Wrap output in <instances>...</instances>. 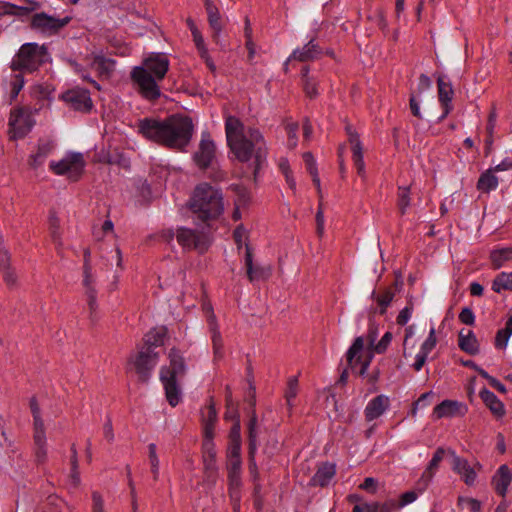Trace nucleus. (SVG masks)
<instances>
[{
    "label": "nucleus",
    "mask_w": 512,
    "mask_h": 512,
    "mask_svg": "<svg viewBox=\"0 0 512 512\" xmlns=\"http://www.w3.org/2000/svg\"><path fill=\"white\" fill-rule=\"evenodd\" d=\"M35 122L29 108L16 107L11 110L8 121V135L10 140L24 138L32 129Z\"/></svg>",
    "instance_id": "obj_9"
},
{
    "label": "nucleus",
    "mask_w": 512,
    "mask_h": 512,
    "mask_svg": "<svg viewBox=\"0 0 512 512\" xmlns=\"http://www.w3.org/2000/svg\"><path fill=\"white\" fill-rule=\"evenodd\" d=\"M190 208L203 221L215 219L223 211L222 193L207 183L199 184L194 190Z\"/></svg>",
    "instance_id": "obj_4"
},
{
    "label": "nucleus",
    "mask_w": 512,
    "mask_h": 512,
    "mask_svg": "<svg viewBox=\"0 0 512 512\" xmlns=\"http://www.w3.org/2000/svg\"><path fill=\"white\" fill-rule=\"evenodd\" d=\"M203 416V424L206 422H210L211 424H215L217 419V413L216 409L214 407V404L211 403L206 407V409L202 412Z\"/></svg>",
    "instance_id": "obj_60"
},
{
    "label": "nucleus",
    "mask_w": 512,
    "mask_h": 512,
    "mask_svg": "<svg viewBox=\"0 0 512 512\" xmlns=\"http://www.w3.org/2000/svg\"><path fill=\"white\" fill-rule=\"evenodd\" d=\"M437 344L436 331L432 327L429 331L427 339L421 345L420 351L429 355V353L435 348Z\"/></svg>",
    "instance_id": "obj_51"
},
{
    "label": "nucleus",
    "mask_w": 512,
    "mask_h": 512,
    "mask_svg": "<svg viewBox=\"0 0 512 512\" xmlns=\"http://www.w3.org/2000/svg\"><path fill=\"white\" fill-rule=\"evenodd\" d=\"M512 335V316L507 320L505 328L500 329L496 333L495 346L504 349L507 346L508 340Z\"/></svg>",
    "instance_id": "obj_38"
},
{
    "label": "nucleus",
    "mask_w": 512,
    "mask_h": 512,
    "mask_svg": "<svg viewBox=\"0 0 512 512\" xmlns=\"http://www.w3.org/2000/svg\"><path fill=\"white\" fill-rule=\"evenodd\" d=\"M208 16V23L212 29V38L215 43H219L220 33L223 29V22L220 12L216 6H210L206 9Z\"/></svg>",
    "instance_id": "obj_31"
},
{
    "label": "nucleus",
    "mask_w": 512,
    "mask_h": 512,
    "mask_svg": "<svg viewBox=\"0 0 512 512\" xmlns=\"http://www.w3.org/2000/svg\"><path fill=\"white\" fill-rule=\"evenodd\" d=\"M511 481L512 471L506 464H503L498 468L492 477L491 484L495 492L504 498L507 494V490Z\"/></svg>",
    "instance_id": "obj_20"
},
{
    "label": "nucleus",
    "mask_w": 512,
    "mask_h": 512,
    "mask_svg": "<svg viewBox=\"0 0 512 512\" xmlns=\"http://www.w3.org/2000/svg\"><path fill=\"white\" fill-rule=\"evenodd\" d=\"M437 86H438V97L439 101L444 107V113L441 116V119L445 118L451 111V101L452 96L454 94L452 86L449 82H446L444 80L443 76H439L437 79Z\"/></svg>",
    "instance_id": "obj_26"
},
{
    "label": "nucleus",
    "mask_w": 512,
    "mask_h": 512,
    "mask_svg": "<svg viewBox=\"0 0 512 512\" xmlns=\"http://www.w3.org/2000/svg\"><path fill=\"white\" fill-rule=\"evenodd\" d=\"M459 320L466 325H473L475 323V315L471 308L464 307L459 313Z\"/></svg>",
    "instance_id": "obj_59"
},
{
    "label": "nucleus",
    "mask_w": 512,
    "mask_h": 512,
    "mask_svg": "<svg viewBox=\"0 0 512 512\" xmlns=\"http://www.w3.org/2000/svg\"><path fill=\"white\" fill-rule=\"evenodd\" d=\"M445 449L443 447H438L433 454L432 459L429 461L426 469L422 473L420 479L417 482L418 489L422 492L424 491L432 481L434 475L436 474L440 462L443 460L445 456Z\"/></svg>",
    "instance_id": "obj_17"
},
{
    "label": "nucleus",
    "mask_w": 512,
    "mask_h": 512,
    "mask_svg": "<svg viewBox=\"0 0 512 512\" xmlns=\"http://www.w3.org/2000/svg\"><path fill=\"white\" fill-rule=\"evenodd\" d=\"M229 489H240L241 460L227 462Z\"/></svg>",
    "instance_id": "obj_35"
},
{
    "label": "nucleus",
    "mask_w": 512,
    "mask_h": 512,
    "mask_svg": "<svg viewBox=\"0 0 512 512\" xmlns=\"http://www.w3.org/2000/svg\"><path fill=\"white\" fill-rule=\"evenodd\" d=\"M216 156V146L208 132H203L193 160L200 169H207Z\"/></svg>",
    "instance_id": "obj_13"
},
{
    "label": "nucleus",
    "mask_w": 512,
    "mask_h": 512,
    "mask_svg": "<svg viewBox=\"0 0 512 512\" xmlns=\"http://www.w3.org/2000/svg\"><path fill=\"white\" fill-rule=\"evenodd\" d=\"M467 411V406L461 402L444 400L434 407L432 415L435 419L462 417Z\"/></svg>",
    "instance_id": "obj_15"
},
{
    "label": "nucleus",
    "mask_w": 512,
    "mask_h": 512,
    "mask_svg": "<svg viewBox=\"0 0 512 512\" xmlns=\"http://www.w3.org/2000/svg\"><path fill=\"white\" fill-rule=\"evenodd\" d=\"M359 488L370 494H375L377 491V480L373 477H367L363 483L359 485Z\"/></svg>",
    "instance_id": "obj_62"
},
{
    "label": "nucleus",
    "mask_w": 512,
    "mask_h": 512,
    "mask_svg": "<svg viewBox=\"0 0 512 512\" xmlns=\"http://www.w3.org/2000/svg\"><path fill=\"white\" fill-rule=\"evenodd\" d=\"M321 54L322 51L318 44H316L314 40H310L303 48L294 50L287 62L291 60H297L299 62L313 61L319 58Z\"/></svg>",
    "instance_id": "obj_22"
},
{
    "label": "nucleus",
    "mask_w": 512,
    "mask_h": 512,
    "mask_svg": "<svg viewBox=\"0 0 512 512\" xmlns=\"http://www.w3.org/2000/svg\"><path fill=\"white\" fill-rule=\"evenodd\" d=\"M412 311H413V307L412 306H407L405 308H403L397 318H396V322L398 325L400 326H404L407 324V322L409 321V319L411 318V315H412Z\"/></svg>",
    "instance_id": "obj_63"
},
{
    "label": "nucleus",
    "mask_w": 512,
    "mask_h": 512,
    "mask_svg": "<svg viewBox=\"0 0 512 512\" xmlns=\"http://www.w3.org/2000/svg\"><path fill=\"white\" fill-rule=\"evenodd\" d=\"M83 286L85 287V292H88L95 289V277L92 273V267H87L83 269Z\"/></svg>",
    "instance_id": "obj_54"
},
{
    "label": "nucleus",
    "mask_w": 512,
    "mask_h": 512,
    "mask_svg": "<svg viewBox=\"0 0 512 512\" xmlns=\"http://www.w3.org/2000/svg\"><path fill=\"white\" fill-rule=\"evenodd\" d=\"M170 62L164 53H151L143 59L140 66L130 72V78L137 87V92L146 100L155 102L162 93L159 86L168 70Z\"/></svg>",
    "instance_id": "obj_3"
},
{
    "label": "nucleus",
    "mask_w": 512,
    "mask_h": 512,
    "mask_svg": "<svg viewBox=\"0 0 512 512\" xmlns=\"http://www.w3.org/2000/svg\"><path fill=\"white\" fill-rule=\"evenodd\" d=\"M354 166L358 175L365 180V164L363 161L362 147L360 142L354 137Z\"/></svg>",
    "instance_id": "obj_40"
},
{
    "label": "nucleus",
    "mask_w": 512,
    "mask_h": 512,
    "mask_svg": "<svg viewBox=\"0 0 512 512\" xmlns=\"http://www.w3.org/2000/svg\"><path fill=\"white\" fill-rule=\"evenodd\" d=\"M452 455V469L455 473L461 476V479L468 486H473L477 478V470L482 469V465L477 462L473 467L470 466L467 459L462 458L455 454L454 451H450Z\"/></svg>",
    "instance_id": "obj_14"
},
{
    "label": "nucleus",
    "mask_w": 512,
    "mask_h": 512,
    "mask_svg": "<svg viewBox=\"0 0 512 512\" xmlns=\"http://www.w3.org/2000/svg\"><path fill=\"white\" fill-rule=\"evenodd\" d=\"M148 450L151 472L153 474L154 480H157L159 476V459L156 453V445L154 443L149 444Z\"/></svg>",
    "instance_id": "obj_47"
},
{
    "label": "nucleus",
    "mask_w": 512,
    "mask_h": 512,
    "mask_svg": "<svg viewBox=\"0 0 512 512\" xmlns=\"http://www.w3.org/2000/svg\"><path fill=\"white\" fill-rule=\"evenodd\" d=\"M498 186V178L495 176L493 169L483 172L477 182V189L483 193H489Z\"/></svg>",
    "instance_id": "obj_33"
},
{
    "label": "nucleus",
    "mask_w": 512,
    "mask_h": 512,
    "mask_svg": "<svg viewBox=\"0 0 512 512\" xmlns=\"http://www.w3.org/2000/svg\"><path fill=\"white\" fill-rule=\"evenodd\" d=\"M203 447L205 450V463L208 468H212L214 461H215V456H216V452L214 450V444L210 440H205L203 443Z\"/></svg>",
    "instance_id": "obj_52"
},
{
    "label": "nucleus",
    "mask_w": 512,
    "mask_h": 512,
    "mask_svg": "<svg viewBox=\"0 0 512 512\" xmlns=\"http://www.w3.org/2000/svg\"><path fill=\"white\" fill-rule=\"evenodd\" d=\"M137 129L147 140L169 149L183 151L191 141L194 126L189 117L171 115L164 120L140 119Z\"/></svg>",
    "instance_id": "obj_1"
},
{
    "label": "nucleus",
    "mask_w": 512,
    "mask_h": 512,
    "mask_svg": "<svg viewBox=\"0 0 512 512\" xmlns=\"http://www.w3.org/2000/svg\"><path fill=\"white\" fill-rule=\"evenodd\" d=\"M379 505L377 503H364V504H355L354 512H378Z\"/></svg>",
    "instance_id": "obj_64"
},
{
    "label": "nucleus",
    "mask_w": 512,
    "mask_h": 512,
    "mask_svg": "<svg viewBox=\"0 0 512 512\" xmlns=\"http://www.w3.org/2000/svg\"><path fill=\"white\" fill-rule=\"evenodd\" d=\"M39 7H40L39 3L35 2V1H29V6H27V7H22V6L16 5L13 15L25 16V15H28L29 13H31L32 11L38 9Z\"/></svg>",
    "instance_id": "obj_61"
},
{
    "label": "nucleus",
    "mask_w": 512,
    "mask_h": 512,
    "mask_svg": "<svg viewBox=\"0 0 512 512\" xmlns=\"http://www.w3.org/2000/svg\"><path fill=\"white\" fill-rule=\"evenodd\" d=\"M230 188L236 195L235 206L238 208L245 207L250 200V194L247 188L239 184H233Z\"/></svg>",
    "instance_id": "obj_39"
},
{
    "label": "nucleus",
    "mask_w": 512,
    "mask_h": 512,
    "mask_svg": "<svg viewBox=\"0 0 512 512\" xmlns=\"http://www.w3.org/2000/svg\"><path fill=\"white\" fill-rule=\"evenodd\" d=\"M492 290L496 293L512 291V272H501L492 281Z\"/></svg>",
    "instance_id": "obj_36"
},
{
    "label": "nucleus",
    "mask_w": 512,
    "mask_h": 512,
    "mask_svg": "<svg viewBox=\"0 0 512 512\" xmlns=\"http://www.w3.org/2000/svg\"><path fill=\"white\" fill-rule=\"evenodd\" d=\"M366 342L364 340V337H357L354 340V359L357 358V363L361 364V367L363 366V360L365 358L366 354Z\"/></svg>",
    "instance_id": "obj_48"
},
{
    "label": "nucleus",
    "mask_w": 512,
    "mask_h": 512,
    "mask_svg": "<svg viewBox=\"0 0 512 512\" xmlns=\"http://www.w3.org/2000/svg\"><path fill=\"white\" fill-rule=\"evenodd\" d=\"M346 130H347L348 135H349L348 143L341 144L338 147V163H339V170H340V173H341L342 176H343V174L345 172V168H344L345 155L348 154V152H350L352 150V147L350 146L352 138H351V135H350V132H349V130H350L349 126H346Z\"/></svg>",
    "instance_id": "obj_43"
},
{
    "label": "nucleus",
    "mask_w": 512,
    "mask_h": 512,
    "mask_svg": "<svg viewBox=\"0 0 512 512\" xmlns=\"http://www.w3.org/2000/svg\"><path fill=\"white\" fill-rule=\"evenodd\" d=\"M393 335L391 332H386L380 341L373 346L372 351H366L365 358L363 360V366L360 368L359 374L364 375L365 371L367 370L368 366L370 365V362L374 356L375 353L382 354L384 353L388 346L390 345L392 341Z\"/></svg>",
    "instance_id": "obj_28"
},
{
    "label": "nucleus",
    "mask_w": 512,
    "mask_h": 512,
    "mask_svg": "<svg viewBox=\"0 0 512 512\" xmlns=\"http://www.w3.org/2000/svg\"><path fill=\"white\" fill-rule=\"evenodd\" d=\"M169 366L161 368L160 380L164 386L167 401L171 406H176L181 399L180 387L177 378L186 373L185 361L180 352L172 348L168 354Z\"/></svg>",
    "instance_id": "obj_5"
},
{
    "label": "nucleus",
    "mask_w": 512,
    "mask_h": 512,
    "mask_svg": "<svg viewBox=\"0 0 512 512\" xmlns=\"http://www.w3.org/2000/svg\"><path fill=\"white\" fill-rule=\"evenodd\" d=\"M63 99L75 110L88 112L93 104L89 92L85 89H72L64 93Z\"/></svg>",
    "instance_id": "obj_18"
},
{
    "label": "nucleus",
    "mask_w": 512,
    "mask_h": 512,
    "mask_svg": "<svg viewBox=\"0 0 512 512\" xmlns=\"http://www.w3.org/2000/svg\"><path fill=\"white\" fill-rule=\"evenodd\" d=\"M71 21V17L62 19L47 15L46 13H36L31 19V27L46 35L56 34Z\"/></svg>",
    "instance_id": "obj_12"
},
{
    "label": "nucleus",
    "mask_w": 512,
    "mask_h": 512,
    "mask_svg": "<svg viewBox=\"0 0 512 512\" xmlns=\"http://www.w3.org/2000/svg\"><path fill=\"white\" fill-rule=\"evenodd\" d=\"M85 161L81 153H71L59 161L49 163L50 170L60 176H67L70 181H78L84 172Z\"/></svg>",
    "instance_id": "obj_8"
},
{
    "label": "nucleus",
    "mask_w": 512,
    "mask_h": 512,
    "mask_svg": "<svg viewBox=\"0 0 512 512\" xmlns=\"http://www.w3.org/2000/svg\"><path fill=\"white\" fill-rule=\"evenodd\" d=\"M490 260L494 269L501 268L505 262L512 260V248L493 250L490 253Z\"/></svg>",
    "instance_id": "obj_37"
},
{
    "label": "nucleus",
    "mask_w": 512,
    "mask_h": 512,
    "mask_svg": "<svg viewBox=\"0 0 512 512\" xmlns=\"http://www.w3.org/2000/svg\"><path fill=\"white\" fill-rule=\"evenodd\" d=\"M23 86V76L21 74L15 75L13 81L11 82L10 102L16 99Z\"/></svg>",
    "instance_id": "obj_53"
},
{
    "label": "nucleus",
    "mask_w": 512,
    "mask_h": 512,
    "mask_svg": "<svg viewBox=\"0 0 512 512\" xmlns=\"http://www.w3.org/2000/svg\"><path fill=\"white\" fill-rule=\"evenodd\" d=\"M410 205V188L405 187H399L398 189V207L400 210V213L403 215L406 213L407 208Z\"/></svg>",
    "instance_id": "obj_46"
},
{
    "label": "nucleus",
    "mask_w": 512,
    "mask_h": 512,
    "mask_svg": "<svg viewBox=\"0 0 512 512\" xmlns=\"http://www.w3.org/2000/svg\"><path fill=\"white\" fill-rule=\"evenodd\" d=\"M46 55V49L43 46L26 43L13 57L10 68L13 71H35L45 62Z\"/></svg>",
    "instance_id": "obj_6"
},
{
    "label": "nucleus",
    "mask_w": 512,
    "mask_h": 512,
    "mask_svg": "<svg viewBox=\"0 0 512 512\" xmlns=\"http://www.w3.org/2000/svg\"><path fill=\"white\" fill-rule=\"evenodd\" d=\"M30 409L33 415V453L35 462L42 465L47 460V438L40 408L35 397L30 399Z\"/></svg>",
    "instance_id": "obj_7"
},
{
    "label": "nucleus",
    "mask_w": 512,
    "mask_h": 512,
    "mask_svg": "<svg viewBox=\"0 0 512 512\" xmlns=\"http://www.w3.org/2000/svg\"><path fill=\"white\" fill-rule=\"evenodd\" d=\"M65 509V502L55 495L49 496L43 506L44 512H65Z\"/></svg>",
    "instance_id": "obj_42"
},
{
    "label": "nucleus",
    "mask_w": 512,
    "mask_h": 512,
    "mask_svg": "<svg viewBox=\"0 0 512 512\" xmlns=\"http://www.w3.org/2000/svg\"><path fill=\"white\" fill-rule=\"evenodd\" d=\"M298 394V379L296 377H291L287 383V389L285 391V398L289 409L293 406V400L296 398Z\"/></svg>",
    "instance_id": "obj_45"
},
{
    "label": "nucleus",
    "mask_w": 512,
    "mask_h": 512,
    "mask_svg": "<svg viewBox=\"0 0 512 512\" xmlns=\"http://www.w3.org/2000/svg\"><path fill=\"white\" fill-rule=\"evenodd\" d=\"M55 142L51 139H39L35 151L28 158V165L32 169L42 166L48 156L54 151Z\"/></svg>",
    "instance_id": "obj_16"
},
{
    "label": "nucleus",
    "mask_w": 512,
    "mask_h": 512,
    "mask_svg": "<svg viewBox=\"0 0 512 512\" xmlns=\"http://www.w3.org/2000/svg\"><path fill=\"white\" fill-rule=\"evenodd\" d=\"M115 61L104 56H94L89 67L96 71L100 77H110L114 70Z\"/></svg>",
    "instance_id": "obj_29"
},
{
    "label": "nucleus",
    "mask_w": 512,
    "mask_h": 512,
    "mask_svg": "<svg viewBox=\"0 0 512 512\" xmlns=\"http://www.w3.org/2000/svg\"><path fill=\"white\" fill-rule=\"evenodd\" d=\"M336 474L335 465L331 463H322L318 466L316 473L309 481V486L326 487Z\"/></svg>",
    "instance_id": "obj_21"
},
{
    "label": "nucleus",
    "mask_w": 512,
    "mask_h": 512,
    "mask_svg": "<svg viewBox=\"0 0 512 512\" xmlns=\"http://www.w3.org/2000/svg\"><path fill=\"white\" fill-rule=\"evenodd\" d=\"M208 328L211 334L214 360L219 361L224 357V343L214 312L210 309L208 317Z\"/></svg>",
    "instance_id": "obj_19"
},
{
    "label": "nucleus",
    "mask_w": 512,
    "mask_h": 512,
    "mask_svg": "<svg viewBox=\"0 0 512 512\" xmlns=\"http://www.w3.org/2000/svg\"><path fill=\"white\" fill-rule=\"evenodd\" d=\"M458 504L463 505L466 504L471 512H480L481 510V502L475 498L468 497H459Z\"/></svg>",
    "instance_id": "obj_56"
},
{
    "label": "nucleus",
    "mask_w": 512,
    "mask_h": 512,
    "mask_svg": "<svg viewBox=\"0 0 512 512\" xmlns=\"http://www.w3.org/2000/svg\"><path fill=\"white\" fill-rule=\"evenodd\" d=\"M286 131H287V135H288L289 148H295L297 145L298 124L297 123L287 124Z\"/></svg>",
    "instance_id": "obj_55"
},
{
    "label": "nucleus",
    "mask_w": 512,
    "mask_h": 512,
    "mask_svg": "<svg viewBox=\"0 0 512 512\" xmlns=\"http://www.w3.org/2000/svg\"><path fill=\"white\" fill-rule=\"evenodd\" d=\"M303 161L305 163L308 173L312 177L314 185L316 186L318 197L322 198L320 178L318 175V169L313 154L311 152H305L303 154Z\"/></svg>",
    "instance_id": "obj_34"
},
{
    "label": "nucleus",
    "mask_w": 512,
    "mask_h": 512,
    "mask_svg": "<svg viewBox=\"0 0 512 512\" xmlns=\"http://www.w3.org/2000/svg\"><path fill=\"white\" fill-rule=\"evenodd\" d=\"M176 239L184 249L196 250L199 253L206 252L211 244L210 236L204 230L199 231L184 227L177 230Z\"/></svg>",
    "instance_id": "obj_10"
},
{
    "label": "nucleus",
    "mask_w": 512,
    "mask_h": 512,
    "mask_svg": "<svg viewBox=\"0 0 512 512\" xmlns=\"http://www.w3.org/2000/svg\"><path fill=\"white\" fill-rule=\"evenodd\" d=\"M458 346L469 355H476L480 351L478 339L472 330H460L458 334Z\"/></svg>",
    "instance_id": "obj_25"
},
{
    "label": "nucleus",
    "mask_w": 512,
    "mask_h": 512,
    "mask_svg": "<svg viewBox=\"0 0 512 512\" xmlns=\"http://www.w3.org/2000/svg\"><path fill=\"white\" fill-rule=\"evenodd\" d=\"M261 429L257 422L256 413L253 412L247 424L248 451L257 452Z\"/></svg>",
    "instance_id": "obj_30"
},
{
    "label": "nucleus",
    "mask_w": 512,
    "mask_h": 512,
    "mask_svg": "<svg viewBox=\"0 0 512 512\" xmlns=\"http://www.w3.org/2000/svg\"><path fill=\"white\" fill-rule=\"evenodd\" d=\"M85 295L87 297V304L90 311V317L93 318L94 314L97 311L98 305H97V291L96 290H89L88 292H85Z\"/></svg>",
    "instance_id": "obj_58"
},
{
    "label": "nucleus",
    "mask_w": 512,
    "mask_h": 512,
    "mask_svg": "<svg viewBox=\"0 0 512 512\" xmlns=\"http://www.w3.org/2000/svg\"><path fill=\"white\" fill-rule=\"evenodd\" d=\"M364 337L366 342V351H372L373 346H375V341L378 337V327L375 324H370L368 328V332Z\"/></svg>",
    "instance_id": "obj_50"
},
{
    "label": "nucleus",
    "mask_w": 512,
    "mask_h": 512,
    "mask_svg": "<svg viewBox=\"0 0 512 512\" xmlns=\"http://www.w3.org/2000/svg\"><path fill=\"white\" fill-rule=\"evenodd\" d=\"M389 407V398L385 395H378L373 398L365 408V418L372 421L380 417Z\"/></svg>",
    "instance_id": "obj_24"
},
{
    "label": "nucleus",
    "mask_w": 512,
    "mask_h": 512,
    "mask_svg": "<svg viewBox=\"0 0 512 512\" xmlns=\"http://www.w3.org/2000/svg\"><path fill=\"white\" fill-rule=\"evenodd\" d=\"M49 229L53 242L57 246H61L60 221L55 214H51L49 218Z\"/></svg>",
    "instance_id": "obj_44"
},
{
    "label": "nucleus",
    "mask_w": 512,
    "mask_h": 512,
    "mask_svg": "<svg viewBox=\"0 0 512 512\" xmlns=\"http://www.w3.org/2000/svg\"><path fill=\"white\" fill-rule=\"evenodd\" d=\"M227 143L236 158L248 162L254 158V178L266 161L267 147L262 133L256 128H245L235 116H228L225 121Z\"/></svg>",
    "instance_id": "obj_2"
},
{
    "label": "nucleus",
    "mask_w": 512,
    "mask_h": 512,
    "mask_svg": "<svg viewBox=\"0 0 512 512\" xmlns=\"http://www.w3.org/2000/svg\"><path fill=\"white\" fill-rule=\"evenodd\" d=\"M479 396L496 418H502L505 415L503 402L493 392L484 388L480 391Z\"/></svg>",
    "instance_id": "obj_27"
},
{
    "label": "nucleus",
    "mask_w": 512,
    "mask_h": 512,
    "mask_svg": "<svg viewBox=\"0 0 512 512\" xmlns=\"http://www.w3.org/2000/svg\"><path fill=\"white\" fill-rule=\"evenodd\" d=\"M393 298L394 292L391 289H386L383 293L377 296L376 300L378 305L381 307V314H384L386 312V309L392 302Z\"/></svg>",
    "instance_id": "obj_49"
},
{
    "label": "nucleus",
    "mask_w": 512,
    "mask_h": 512,
    "mask_svg": "<svg viewBox=\"0 0 512 512\" xmlns=\"http://www.w3.org/2000/svg\"><path fill=\"white\" fill-rule=\"evenodd\" d=\"M347 366L341 371L338 381L335 383L334 389L344 387L349 380V369L352 366V346H350L345 354Z\"/></svg>",
    "instance_id": "obj_41"
},
{
    "label": "nucleus",
    "mask_w": 512,
    "mask_h": 512,
    "mask_svg": "<svg viewBox=\"0 0 512 512\" xmlns=\"http://www.w3.org/2000/svg\"><path fill=\"white\" fill-rule=\"evenodd\" d=\"M159 354L153 349L141 347L134 357L130 358L138 378L142 382H147L151 372L158 362Z\"/></svg>",
    "instance_id": "obj_11"
},
{
    "label": "nucleus",
    "mask_w": 512,
    "mask_h": 512,
    "mask_svg": "<svg viewBox=\"0 0 512 512\" xmlns=\"http://www.w3.org/2000/svg\"><path fill=\"white\" fill-rule=\"evenodd\" d=\"M166 328L159 327L150 330L143 338L144 348H150L155 351V348L161 346L163 344V339L166 335Z\"/></svg>",
    "instance_id": "obj_32"
},
{
    "label": "nucleus",
    "mask_w": 512,
    "mask_h": 512,
    "mask_svg": "<svg viewBox=\"0 0 512 512\" xmlns=\"http://www.w3.org/2000/svg\"><path fill=\"white\" fill-rule=\"evenodd\" d=\"M227 409L225 412V419L227 420H239V415L236 407L234 406L231 398V394L226 396Z\"/></svg>",
    "instance_id": "obj_57"
},
{
    "label": "nucleus",
    "mask_w": 512,
    "mask_h": 512,
    "mask_svg": "<svg viewBox=\"0 0 512 512\" xmlns=\"http://www.w3.org/2000/svg\"><path fill=\"white\" fill-rule=\"evenodd\" d=\"M245 266L247 276L251 282L267 279L271 275V268L269 266L263 267L253 265L252 253L248 246H246Z\"/></svg>",
    "instance_id": "obj_23"
}]
</instances>
